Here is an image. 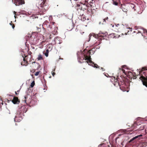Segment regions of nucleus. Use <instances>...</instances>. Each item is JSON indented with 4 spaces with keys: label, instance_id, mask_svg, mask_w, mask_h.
<instances>
[{
    "label": "nucleus",
    "instance_id": "f257e3e1",
    "mask_svg": "<svg viewBox=\"0 0 147 147\" xmlns=\"http://www.w3.org/2000/svg\"><path fill=\"white\" fill-rule=\"evenodd\" d=\"M27 106L23 105L19 108L14 118L15 121L19 122L22 119V116L24 115V113L27 111Z\"/></svg>",
    "mask_w": 147,
    "mask_h": 147
},
{
    "label": "nucleus",
    "instance_id": "f03ea898",
    "mask_svg": "<svg viewBox=\"0 0 147 147\" xmlns=\"http://www.w3.org/2000/svg\"><path fill=\"white\" fill-rule=\"evenodd\" d=\"M34 93L33 92L32 94V92H28L27 95L25 96L22 99V100L28 105L30 104L31 105H32L33 102H34L33 99L34 98L35 95L36 94Z\"/></svg>",
    "mask_w": 147,
    "mask_h": 147
},
{
    "label": "nucleus",
    "instance_id": "7ed1b4c3",
    "mask_svg": "<svg viewBox=\"0 0 147 147\" xmlns=\"http://www.w3.org/2000/svg\"><path fill=\"white\" fill-rule=\"evenodd\" d=\"M90 52L89 51H88L86 54H84V55H82V56H81L80 57H79V62L81 63L84 60H87L86 62L88 64L92 63V61L91 60V58L90 56Z\"/></svg>",
    "mask_w": 147,
    "mask_h": 147
},
{
    "label": "nucleus",
    "instance_id": "20e7f679",
    "mask_svg": "<svg viewBox=\"0 0 147 147\" xmlns=\"http://www.w3.org/2000/svg\"><path fill=\"white\" fill-rule=\"evenodd\" d=\"M107 34V32L103 33L100 32L98 34H95L93 33H91L89 35V38L90 39V37L92 36H93L95 38H97L98 40V41L104 39V37L106 36Z\"/></svg>",
    "mask_w": 147,
    "mask_h": 147
},
{
    "label": "nucleus",
    "instance_id": "39448f33",
    "mask_svg": "<svg viewBox=\"0 0 147 147\" xmlns=\"http://www.w3.org/2000/svg\"><path fill=\"white\" fill-rule=\"evenodd\" d=\"M77 5L78 7L77 10L78 11V9H80L81 11L83 10L84 11V10L88 9V7H91L92 6V4H91V3L87 4V1H85L84 3H83V2H81L80 4H77Z\"/></svg>",
    "mask_w": 147,
    "mask_h": 147
},
{
    "label": "nucleus",
    "instance_id": "423d86ee",
    "mask_svg": "<svg viewBox=\"0 0 147 147\" xmlns=\"http://www.w3.org/2000/svg\"><path fill=\"white\" fill-rule=\"evenodd\" d=\"M39 4L40 5L39 8L43 12L45 11L48 9L49 5L46 0H41L39 2Z\"/></svg>",
    "mask_w": 147,
    "mask_h": 147
},
{
    "label": "nucleus",
    "instance_id": "0eeeda50",
    "mask_svg": "<svg viewBox=\"0 0 147 147\" xmlns=\"http://www.w3.org/2000/svg\"><path fill=\"white\" fill-rule=\"evenodd\" d=\"M111 26H112V30L116 32H119L120 30V28L121 27L123 26H121L119 24L115 25L111 24Z\"/></svg>",
    "mask_w": 147,
    "mask_h": 147
},
{
    "label": "nucleus",
    "instance_id": "6e6552de",
    "mask_svg": "<svg viewBox=\"0 0 147 147\" xmlns=\"http://www.w3.org/2000/svg\"><path fill=\"white\" fill-rule=\"evenodd\" d=\"M12 2L16 6H19L25 4L24 0H12Z\"/></svg>",
    "mask_w": 147,
    "mask_h": 147
},
{
    "label": "nucleus",
    "instance_id": "1a4fd4ad",
    "mask_svg": "<svg viewBox=\"0 0 147 147\" xmlns=\"http://www.w3.org/2000/svg\"><path fill=\"white\" fill-rule=\"evenodd\" d=\"M118 77L115 78V77H112L111 80V82L116 86H119V84L118 82Z\"/></svg>",
    "mask_w": 147,
    "mask_h": 147
},
{
    "label": "nucleus",
    "instance_id": "9d476101",
    "mask_svg": "<svg viewBox=\"0 0 147 147\" xmlns=\"http://www.w3.org/2000/svg\"><path fill=\"white\" fill-rule=\"evenodd\" d=\"M31 39H33L32 43L33 45L36 44L39 41V39L36 37H35L34 34H32L30 36Z\"/></svg>",
    "mask_w": 147,
    "mask_h": 147
},
{
    "label": "nucleus",
    "instance_id": "9b49d317",
    "mask_svg": "<svg viewBox=\"0 0 147 147\" xmlns=\"http://www.w3.org/2000/svg\"><path fill=\"white\" fill-rule=\"evenodd\" d=\"M146 77H147V76ZM140 79L142 80L143 84L147 87V78L142 76L140 77Z\"/></svg>",
    "mask_w": 147,
    "mask_h": 147
},
{
    "label": "nucleus",
    "instance_id": "f8f14e48",
    "mask_svg": "<svg viewBox=\"0 0 147 147\" xmlns=\"http://www.w3.org/2000/svg\"><path fill=\"white\" fill-rule=\"evenodd\" d=\"M134 127H135V130H138V131H141L143 130L144 129V127L142 125H137L135 124H134Z\"/></svg>",
    "mask_w": 147,
    "mask_h": 147
},
{
    "label": "nucleus",
    "instance_id": "ddd939ff",
    "mask_svg": "<svg viewBox=\"0 0 147 147\" xmlns=\"http://www.w3.org/2000/svg\"><path fill=\"white\" fill-rule=\"evenodd\" d=\"M74 24L72 23H70L67 25V28L68 30L71 31L74 28Z\"/></svg>",
    "mask_w": 147,
    "mask_h": 147
},
{
    "label": "nucleus",
    "instance_id": "4468645a",
    "mask_svg": "<svg viewBox=\"0 0 147 147\" xmlns=\"http://www.w3.org/2000/svg\"><path fill=\"white\" fill-rule=\"evenodd\" d=\"M27 56H25V57H24L22 56L23 58V61L21 62V64L22 65L27 66L28 65V62L26 61L25 59V58L27 57Z\"/></svg>",
    "mask_w": 147,
    "mask_h": 147
},
{
    "label": "nucleus",
    "instance_id": "2eb2a0df",
    "mask_svg": "<svg viewBox=\"0 0 147 147\" xmlns=\"http://www.w3.org/2000/svg\"><path fill=\"white\" fill-rule=\"evenodd\" d=\"M120 8H121L122 10V11L125 12L126 13L127 11V7L125 5L121 4L120 7Z\"/></svg>",
    "mask_w": 147,
    "mask_h": 147
},
{
    "label": "nucleus",
    "instance_id": "dca6fc26",
    "mask_svg": "<svg viewBox=\"0 0 147 147\" xmlns=\"http://www.w3.org/2000/svg\"><path fill=\"white\" fill-rule=\"evenodd\" d=\"M12 102L14 104H18L20 102L18 98L15 96H13V99L12 100Z\"/></svg>",
    "mask_w": 147,
    "mask_h": 147
},
{
    "label": "nucleus",
    "instance_id": "f3484780",
    "mask_svg": "<svg viewBox=\"0 0 147 147\" xmlns=\"http://www.w3.org/2000/svg\"><path fill=\"white\" fill-rule=\"evenodd\" d=\"M118 82L119 84V86H120L121 85H123L124 84L125 82L123 80L122 78H118Z\"/></svg>",
    "mask_w": 147,
    "mask_h": 147
},
{
    "label": "nucleus",
    "instance_id": "a211bd4d",
    "mask_svg": "<svg viewBox=\"0 0 147 147\" xmlns=\"http://www.w3.org/2000/svg\"><path fill=\"white\" fill-rule=\"evenodd\" d=\"M56 32H53V34H48L47 35V38L50 39H51L54 37V35L55 34Z\"/></svg>",
    "mask_w": 147,
    "mask_h": 147
},
{
    "label": "nucleus",
    "instance_id": "6ab92c4d",
    "mask_svg": "<svg viewBox=\"0 0 147 147\" xmlns=\"http://www.w3.org/2000/svg\"><path fill=\"white\" fill-rule=\"evenodd\" d=\"M124 29L125 32L124 33L126 35L127 34V33L129 32L128 29H129L131 32L132 31V29L130 28H124Z\"/></svg>",
    "mask_w": 147,
    "mask_h": 147
},
{
    "label": "nucleus",
    "instance_id": "aec40b11",
    "mask_svg": "<svg viewBox=\"0 0 147 147\" xmlns=\"http://www.w3.org/2000/svg\"><path fill=\"white\" fill-rule=\"evenodd\" d=\"M90 63H89L88 64L89 65H92L93 67H96V68H99V67H100L97 64H95L93 62H92V63H90Z\"/></svg>",
    "mask_w": 147,
    "mask_h": 147
},
{
    "label": "nucleus",
    "instance_id": "412c9836",
    "mask_svg": "<svg viewBox=\"0 0 147 147\" xmlns=\"http://www.w3.org/2000/svg\"><path fill=\"white\" fill-rule=\"evenodd\" d=\"M55 23L54 22H52L51 23H50V25H49V27H50L51 28H52L53 27L55 28V26L54 25V24Z\"/></svg>",
    "mask_w": 147,
    "mask_h": 147
},
{
    "label": "nucleus",
    "instance_id": "4be33fe9",
    "mask_svg": "<svg viewBox=\"0 0 147 147\" xmlns=\"http://www.w3.org/2000/svg\"><path fill=\"white\" fill-rule=\"evenodd\" d=\"M142 135H140L138 136H137L136 137H135L134 138H133L132 139H131L130 141L129 142H131L134 140L142 136Z\"/></svg>",
    "mask_w": 147,
    "mask_h": 147
},
{
    "label": "nucleus",
    "instance_id": "5701e85b",
    "mask_svg": "<svg viewBox=\"0 0 147 147\" xmlns=\"http://www.w3.org/2000/svg\"><path fill=\"white\" fill-rule=\"evenodd\" d=\"M37 59H38V60H43L42 55L40 54H39L38 55Z\"/></svg>",
    "mask_w": 147,
    "mask_h": 147
},
{
    "label": "nucleus",
    "instance_id": "b1692460",
    "mask_svg": "<svg viewBox=\"0 0 147 147\" xmlns=\"http://www.w3.org/2000/svg\"><path fill=\"white\" fill-rule=\"evenodd\" d=\"M108 18L107 17L105 18L104 19H103L102 20V24H105L106 22V21H108Z\"/></svg>",
    "mask_w": 147,
    "mask_h": 147
},
{
    "label": "nucleus",
    "instance_id": "393cba45",
    "mask_svg": "<svg viewBox=\"0 0 147 147\" xmlns=\"http://www.w3.org/2000/svg\"><path fill=\"white\" fill-rule=\"evenodd\" d=\"M91 7H88V9H86V12L87 13H90L92 12V9H91Z\"/></svg>",
    "mask_w": 147,
    "mask_h": 147
},
{
    "label": "nucleus",
    "instance_id": "a878e982",
    "mask_svg": "<svg viewBox=\"0 0 147 147\" xmlns=\"http://www.w3.org/2000/svg\"><path fill=\"white\" fill-rule=\"evenodd\" d=\"M48 49H49V50L50 51L53 48V46L51 45H49L47 46Z\"/></svg>",
    "mask_w": 147,
    "mask_h": 147
},
{
    "label": "nucleus",
    "instance_id": "bb28decb",
    "mask_svg": "<svg viewBox=\"0 0 147 147\" xmlns=\"http://www.w3.org/2000/svg\"><path fill=\"white\" fill-rule=\"evenodd\" d=\"M49 51V49H47L46 50V52L45 53V55L47 57L48 56Z\"/></svg>",
    "mask_w": 147,
    "mask_h": 147
},
{
    "label": "nucleus",
    "instance_id": "cd10ccee",
    "mask_svg": "<svg viewBox=\"0 0 147 147\" xmlns=\"http://www.w3.org/2000/svg\"><path fill=\"white\" fill-rule=\"evenodd\" d=\"M142 31L139 30H136V31H134V32H136L137 33H140L142 35V31L143 32V30H141Z\"/></svg>",
    "mask_w": 147,
    "mask_h": 147
},
{
    "label": "nucleus",
    "instance_id": "c85d7f7f",
    "mask_svg": "<svg viewBox=\"0 0 147 147\" xmlns=\"http://www.w3.org/2000/svg\"><path fill=\"white\" fill-rule=\"evenodd\" d=\"M59 39V38L58 37H56L54 39V41L56 43H60L57 40H58V39Z\"/></svg>",
    "mask_w": 147,
    "mask_h": 147
},
{
    "label": "nucleus",
    "instance_id": "c756f323",
    "mask_svg": "<svg viewBox=\"0 0 147 147\" xmlns=\"http://www.w3.org/2000/svg\"><path fill=\"white\" fill-rule=\"evenodd\" d=\"M98 147H107L104 143L102 144L99 145Z\"/></svg>",
    "mask_w": 147,
    "mask_h": 147
},
{
    "label": "nucleus",
    "instance_id": "7c9ffc66",
    "mask_svg": "<svg viewBox=\"0 0 147 147\" xmlns=\"http://www.w3.org/2000/svg\"><path fill=\"white\" fill-rule=\"evenodd\" d=\"M35 82H34V81H33L31 83V85H30V87H31V88H32L33 87V86H34V85H35Z\"/></svg>",
    "mask_w": 147,
    "mask_h": 147
},
{
    "label": "nucleus",
    "instance_id": "2f4dec72",
    "mask_svg": "<svg viewBox=\"0 0 147 147\" xmlns=\"http://www.w3.org/2000/svg\"><path fill=\"white\" fill-rule=\"evenodd\" d=\"M113 1V4L115 5H117L118 4V3L115 1V0H112Z\"/></svg>",
    "mask_w": 147,
    "mask_h": 147
},
{
    "label": "nucleus",
    "instance_id": "473e14b6",
    "mask_svg": "<svg viewBox=\"0 0 147 147\" xmlns=\"http://www.w3.org/2000/svg\"><path fill=\"white\" fill-rule=\"evenodd\" d=\"M40 72V71L36 72L34 74V75L36 76H38Z\"/></svg>",
    "mask_w": 147,
    "mask_h": 147
},
{
    "label": "nucleus",
    "instance_id": "72a5a7b5",
    "mask_svg": "<svg viewBox=\"0 0 147 147\" xmlns=\"http://www.w3.org/2000/svg\"><path fill=\"white\" fill-rule=\"evenodd\" d=\"M49 24V23L48 21H46L43 24V25H45V24Z\"/></svg>",
    "mask_w": 147,
    "mask_h": 147
},
{
    "label": "nucleus",
    "instance_id": "f704fd0d",
    "mask_svg": "<svg viewBox=\"0 0 147 147\" xmlns=\"http://www.w3.org/2000/svg\"><path fill=\"white\" fill-rule=\"evenodd\" d=\"M146 68H147L146 67H142V71H147V69H146Z\"/></svg>",
    "mask_w": 147,
    "mask_h": 147
},
{
    "label": "nucleus",
    "instance_id": "c9c22d12",
    "mask_svg": "<svg viewBox=\"0 0 147 147\" xmlns=\"http://www.w3.org/2000/svg\"><path fill=\"white\" fill-rule=\"evenodd\" d=\"M36 28L37 29V32H40V31H41L40 28H38L37 27Z\"/></svg>",
    "mask_w": 147,
    "mask_h": 147
},
{
    "label": "nucleus",
    "instance_id": "e433bc0d",
    "mask_svg": "<svg viewBox=\"0 0 147 147\" xmlns=\"http://www.w3.org/2000/svg\"><path fill=\"white\" fill-rule=\"evenodd\" d=\"M1 103L2 104V105H3V101L1 100H0V104H1Z\"/></svg>",
    "mask_w": 147,
    "mask_h": 147
},
{
    "label": "nucleus",
    "instance_id": "4c0bfd02",
    "mask_svg": "<svg viewBox=\"0 0 147 147\" xmlns=\"http://www.w3.org/2000/svg\"><path fill=\"white\" fill-rule=\"evenodd\" d=\"M11 26H12V27L14 29V27H15L14 25L13 24H12V25Z\"/></svg>",
    "mask_w": 147,
    "mask_h": 147
},
{
    "label": "nucleus",
    "instance_id": "58836bf2",
    "mask_svg": "<svg viewBox=\"0 0 147 147\" xmlns=\"http://www.w3.org/2000/svg\"><path fill=\"white\" fill-rule=\"evenodd\" d=\"M122 71H123V73H125V70H124V69H122Z\"/></svg>",
    "mask_w": 147,
    "mask_h": 147
},
{
    "label": "nucleus",
    "instance_id": "ea45409f",
    "mask_svg": "<svg viewBox=\"0 0 147 147\" xmlns=\"http://www.w3.org/2000/svg\"><path fill=\"white\" fill-rule=\"evenodd\" d=\"M55 72H52V75L53 76H54V75H55Z\"/></svg>",
    "mask_w": 147,
    "mask_h": 147
},
{
    "label": "nucleus",
    "instance_id": "a19ab883",
    "mask_svg": "<svg viewBox=\"0 0 147 147\" xmlns=\"http://www.w3.org/2000/svg\"><path fill=\"white\" fill-rule=\"evenodd\" d=\"M136 7L135 6H134L133 7V9H134V10L135 11L136 10Z\"/></svg>",
    "mask_w": 147,
    "mask_h": 147
},
{
    "label": "nucleus",
    "instance_id": "79ce46f5",
    "mask_svg": "<svg viewBox=\"0 0 147 147\" xmlns=\"http://www.w3.org/2000/svg\"><path fill=\"white\" fill-rule=\"evenodd\" d=\"M45 42L44 41H42L41 42V44H42L44 42Z\"/></svg>",
    "mask_w": 147,
    "mask_h": 147
},
{
    "label": "nucleus",
    "instance_id": "37998d69",
    "mask_svg": "<svg viewBox=\"0 0 147 147\" xmlns=\"http://www.w3.org/2000/svg\"><path fill=\"white\" fill-rule=\"evenodd\" d=\"M118 138V137H117L115 138V141L116 142Z\"/></svg>",
    "mask_w": 147,
    "mask_h": 147
},
{
    "label": "nucleus",
    "instance_id": "c03bdc74",
    "mask_svg": "<svg viewBox=\"0 0 147 147\" xmlns=\"http://www.w3.org/2000/svg\"><path fill=\"white\" fill-rule=\"evenodd\" d=\"M14 14L16 15V12L15 11H14Z\"/></svg>",
    "mask_w": 147,
    "mask_h": 147
},
{
    "label": "nucleus",
    "instance_id": "a18cd8bd",
    "mask_svg": "<svg viewBox=\"0 0 147 147\" xmlns=\"http://www.w3.org/2000/svg\"><path fill=\"white\" fill-rule=\"evenodd\" d=\"M11 22H11V23H10V24L11 25H12V24H12L11 23Z\"/></svg>",
    "mask_w": 147,
    "mask_h": 147
},
{
    "label": "nucleus",
    "instance_id": "49530a36",
    "mask_svg": "<svg viewBox=\"0 0 147 147\" xmlns=\"http://www.w3.org/2000/svg\"><path fill=\"white\" fill-rule=\"evenodd\" d=\"M101 69H102V70H103L104 68H103L101 67Z\"/></svg>",
    "mask_w": 147,
    "mask_h": 147
},
{
    "label": "nucleus",
    "instance_id": "de8ad7c7",
    "mask_svg": "<svg viewBox=\"0 0 147 147\" xmlns=\"http://www.w3.org/2000/svg\"><path fill=\"white\" fill-rule=\"evenodd\" d=\"M15 93H16V94H18V93H17V92H15Z\"/></svg>",
    "mask_w": 147,
    "mask_h": 147
},
{
    "label": "nucleus",
    "instance_id": "09e8293b",
    "mask_svg": "<svg viewBox=\"0 0 147 147\" xmlns=\"http://www.w3.org/2000/svg\"><path fill=\"white\" fill-rule=\"evenodd\" d=\"M14 17H15V18H16V15H15V16H14Z\"/></svg>",
    "mask_w": 147,
    "mask_h": 147
},
{
    "label": "nucleus",
    "instance_id": "8fccbe9b",
    "mask_svg": "<svg viewBox=\"0 0 147 147\" xmlns=\"http://www.w3.org/2000/svg\"><path fill=\"white\" fill-rule=\"evenodd\" d=\"M129 92V91H128V90L127 91V92Z\"/></svg>",
    "mask_w": 147,
    "mask_h": 147
},
{
    "label": "nucleus",
    "instance_id": "3c124183",
    "mask_svg": "<svg viewBox=\"0 0 147 147\" xmlns=\"http://www.w3.org/2000/svg\"><path fill=\"white\" fill-rule=\"evenodd\" d=\"M80 15H80L81 16V15H82V14H80V15Z\"/></svg>",
    "mask_w": 147,
    "mask_h": 147
},
{
    "label": "nucleus",
    "instance_id": "603ef678",
    "mask_svg": "<svg viewBox=\"0 0 147 147\" xmlns=\"http://www.w3.org/2000/svg\"><path fill=\"white\" fill-rule=\"evenodd\" d=\"M19 92V91H18H18H17V92Z\"/></svg>",
    "mask_w": 147,
    "mask_h": 147
},
{
    "label": "nucleus",
    "instance_id": "864d4df0",
    "mask_svg": "<svg viewBox=\"0 0 147 147\" xmlns=\"http://www.w3.org/2000/svg\"><path fill=\"white\" fill-rule=\"evenodd\" d=\"M101 23V22H100V23Z\"/></svg>",
    "mask_w": 147,
    "mask_h": 147
}]
</instances>
